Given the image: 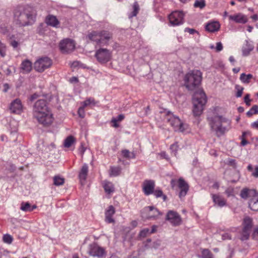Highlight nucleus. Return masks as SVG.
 Returning a JSON list of instances; mask_svg holds the SVG:
<instances>
[{"instance_id":"obj_50","label":"nucleus","mask_w":258,"mask_h":258,"mask_svg":"<svg viewBox=\"0 0 258 258\" xmlns=\"http://www.w3.org/2000/svg\"><path fill=\"white\" fill-rule=\"evenodd\" d=\"M122 168L120 166L114 167V176H117L120 174Z\"/></svg>"},{"instance_id":"obj_3","label":"nucleus","mask_w":258,"mask_h":258,"mask_svg":"<svg viewBox=\"0 0 258 258\" xmlns=\"http://www.w3.org/2000/svg\"><path fill=\"white\" fill-rule=\"evenodd\" d=\"M209 125L217 137H221L231 128V121L222 115H216L208 117Z\"/></svg>"},{"instance_id":"obj_39","label":"nucleus","mask_w":258,"mask_h":258,"mask_svg":"<svg viewBox=\"0 0 258 258\" xmlns=\"http://www.w3.org/2000/svg\"><path fill=\"white\" fill-rule=\"evenodd\" d=\"M206 5L205 0H196L194 4V7L196 8L203 9L206 7Z\"/></svg>"},{"instance_id":"obj_38","label":"nucleus","mask_w":258,"mask_h":258,"mask_svg":"<svg viewBox=\"0 0 258 258\" xmlns=\"http://www.w3.org/2000/svg\"><path fill=\"white\" fill-rule=\"evenodd\" d=\"M248 206L251 210L258 211V199L256 200H250L248 203Z\"/></svg>"},{"instance_id":"obj_63","label":"nucleus","mask_w":258,"mask_h":258,"mask_svg":"<svg viewBox=\"0 0 258 258\" xmlns=\"http://www.w3.org/2000/svg\"><path fill=\"white\" fill-rule=\"evenodd\" d=\"M247 170L249 171H250V172H252V171L253 170V166L251 164H249L247 167Z\"/></svg>"},{"instance_id":"obj_62","label":"nucleus","mask_w":258,"mask_h":258,"mask_svg":"<svg viewBox=\"0 0 258 258\" xmlns=\"http://www.w3.org/2000/svg\"><path fill=\"white\" fill-rule=\"evenodd\" d=\"M156 230V226L154 225L152 227L151 230L150 229V234L154 233Z\"/></svg>"},{"instance_id":"obj_43","label":"nucleus","mask_w":258,"mask_h":258,"mask_svg":"<svg viewBox=\"0 0 258 258\" xmlns=\"http://www.w3.org/2000/svg\"><path fill=\"white\" fill-rule=\"evenodd\" d=\"M258 113V106L256 105H253L251 109L247 112L246 114L248 116H250L253 114Z\"/></svg>"},{"instance_id":"obj_46","label":"nucleus","mask_w":258,"mask_h":258,"mask_svg":"<svg viewBox=\"0 0 258 258\" xmlns=\"http://www.w3.org/2000/svg\"><path fill=\"white\" fill-rule=\"evenodd\" d=\"M149 234H150V229L148 228H146L142 229L140 232L139 235L140 237L144 238Z\"/></svg>"},{"instance_id":"obj_48","label":"nucleus","mask_w":258,"mask_h":258,"mask_svg":"<svg viewBox=\"0 0 258 258\" xmlns=\"http://www.w3.org/2000/svg\"><path fill=\"white\" fill-rule=\"evenodd\" d=\"M235 89L237 90V92L235 95L236 97L237 98L241 97L244 88L239 85H236Z\"/></svg>"},{"instance_id":"obj_1","label":"nucleus","mask_w":258,"mask_h":258,"mask_svg":"<svg viewBox=\"0 0 258 258\" xmlns=\"http://www.w3.org/2000/svg\"><path fill=\"white\" fill-rule=\"evenodd\" d=\"M33 116L40 123L44 126L50 125L53 120L52 114L49 110L45 99H39L35 103Z\"/></svg>"},{"instance_id":"obj_64","label":"nucleus","mask_w":258,"mask_h":258,"mask_svg":"<svg viewBox=\"0 0 258 258\" xmlns=\"http://www.w3.org/2000/svg\"><path fill=\"white\" fill-rule=\"evenodd\" d=\"M251 18L254 21H256L258 20V15L256 14L253 15L251 16Z\"/></svg>"},{"instance_id":"obj_35","label":"nucleus","mask_w":258,"mask_h":258,"mask_svg":"<svg viewBox=\"0 0 258 258\" xmlns=\"http://www.w3.org/2000/svg\"><path fill=\"white\" fill-rule=\"evenodd\" d=\"M75 139L72 136L68 137L64 141L63 146L66 148L70 147L72 144L75 143Z\"/></svg>"},{"instance_id":"obj_26","label":"nucleus","mask_w":258,"mask_h":258,"mask_svg":"<svg viewBox=\"0 0 258 258\" xmlns=\"http://www.w3.org/2000/svg\"><path fill=\"white\" fill-rule=\"evenodd\" d=\"M242 225L243 229L251 231L253 225L252 219L249 217H246L243 219Z\"/></svg>"},{"instance_id":"obj_30","label":"nucleus","mask_w":258,"mask_h":258,"mask_svg":"<svg viewBox=\"0 0 258 258\" xmlns=\"http://www.w3.org/2000/svg\"><path fill=\"white\" fill-rule=\"evenodd\" d=\"M48 30V25H45L44 23H40L37 28V33L40 35H43L46 33Z\"/></svg>"},{"instance_id":"obj_17","label":"nucleus","mask_w":258,"mask_h":258,"mask_svg":"<svg viewBox=\"0 0 258 258\" xmlns=\"http://www.w3.org/2000/svg\"><path fill=\"white\" fill-rule=\"evenodd\" d=\"M145 212H148V216L146 217L148 219H154L161 214L159 211L153 206H148L144 209Z\"/></svg>"},{"instance_id":"obj_27","label":"nucleus","mask_w":258,"mask_h":258,"mask_svg":"<svg viewBox=\"0 0 258 258\" xmlns=\"http://www.w3.org/2000/svg\"><path fill=\"white\" fill-rule=\"evenodd\" d=\"M36 208V206H31L28 202H22L21 204L20 209L24 212H31Z\"/></svg>"},{"instance_id":"obj_61","label":"nucleus","mask_w":258,"mask_h":258,"mask_svg":"<svg viewBox=\"0 0 258 258\" xmlns=\"http://www.w3.org/2000/svg\"><path fill=\"white\" fill-rule=\"evenodd\" d=\"M209 154L211 156H213L214 157L218 156V154H217L216 151L215 150H214V149L210 150V151H209Z\"/></svg>"},{"instance_id":"obj_42","label":"nucleus","mask_w":258,"mask_h":258,"mask_svg":"<svg viewBox=\"0 0 258 258\" xmlns=\"http://www.w3.org/2000/svg\"><path fill=\"white\" fill-rule=\"evenodd\" d=\"M179 147L177 144V143L176 142L173 144H172L170 147V149L171 151V153L173 154L174 156H176L177 154V151L178 150Z\"/></svg>"},{"instance_id":"obj_40","label":"nucleus","mask_w":258,"mask_h":258,"mask_svg":"<svg viewBox=\"0 0 258 258\" xmlns=\"http://www.w3.org/2000/svg\"><path fill=\"white\" fill-rule=\"evenodd\" d=\"M212 253L208 249H203L202 251V255L199 257L201 258H213Z\"/></svg>"},{"instance_id":"obj_25","label":"nucleus","mask_w":258,"mask_h":258,"mask_svg":"<svg viewBox=\"0 0 258 258\" xmlns=\"http://www.w3.org/2000/svg\"><path fill=\"white\" fill-rule=\"evenodd\" d=\"M212 198L215 204L219 207H223L226 205V201L219 195L212 194Z\"/></svg>"},{"instance_id":"obj_32","label":"nucleus","mask_w":258,"mask_h":258,"mask_svg":"<svg viewBox=\"0 0 258 258\" xmlns=\"http://www.w3.org/2000/svg\"><path fill=\"white\" fill-rule=\"evenodd\" d=\"M133 11L128 14V18L131 19L137 15L139 13L140 8L139 4L137 2H135L133 5Z\"/></svg>"},{"instance_id":"obj_56","label":"nucleus","mask_w":258,"mask_h":258,"mask_svg":"<svg viewBox=\"0 0 258 258\" xmlns=\"http://www.w3.org/2000/svg\"><path fill=\"white\" fill-rule=\"evenodd\" d=\"M221 236L223 240H230L232 238L231 235L228 233H223Z\"/></svg>"},{"instance_id":"obj_29","label":"nucleus","mask_w":258,"mask_h":258,"mask_svg":"<svg viewBox=\"0 0 258 258\" xmlns=\"http://www.w3.org/2000/svg\"><path fill=\"white\" fill-rule=\"evenodd\" d=\"M252 78V75L250 74H246L245 73H242L239 77V79L241 81V82L242 83L246 84H249L250 82L251 79Z\"/></svg>"},{"instance_id":"obj_5","label":"nucleus","mask_w":258,"mask_h":258,"mask_svg":"<svg viewBox=\"0 0 258 258\" xmlns=\"http://www.w3.org/2000/svg\"><path fill=\"white\" fill-rule=\"evenodd\" d=\"M194 104L192 112L195 116L202 114L204 107L207 102V97L203 90L196 92L192 97Z\"/></svg>"},{"instance_id":"obj_53","label":"nucleus","mask_w":258,"mask_h":258,"mask_svg":"<svg viewBox=\"0 0 258 258\" xmlns=\"http://www.w3.org/2000/svg\"><path fill=\"white\" fill-rule=\"evenodd\" d=\"M84 108L85 107H84V106H82L79 107L78 111L79 116L81 118H84L85 117Z\"/></svg>"},{"instance_id":"obj_59","label":"nucleus","mask_w":258,"mask_h":258,"mask_svg":"<svg viewBox=\"0 0 258 258\" xmlns=\"http://www.w3.org/2000/svg\"><path fill=\"white\" fill-rule=\"evenodd\" d=\"M251 175L255 178H258V165L256 166L251 172Z\"/></svg>"},{"instance_id":"obj_60","label":"nucleus","mask_w":258,"mask_h":258,"mask_svg":"<svg viewBox=\"0 0 258 258\" xmlns=\"http://www.w3.org/2000/svg\"><path fill=\"white\" fill-rule=\"evenodd\" d=\"M251 127L253 128L256 129L258 130V120L252 122L251 125Z\"/></svg>"},{"instance_id":"obj_28","label":"nucleus","mask_w":258,"mask_h":258,"mask_svg":"<svg viewBox=\"0 0 258 258\" xmlns=\"http://www.w3.org/2000/svg\"><path fill=\"white\" fill-rule=\"evenodd\" d=\"M105 221L108 223L113 222V206L110 205L105 212Z\"/></svg>"},{"instance_id":"obj_20","label":"nucleus","mask_w":258,"mask_h":258,"mask_svg":"<svg viewBox=\"0 0 258 258\" xmlns=\"http://www.w3.org/2000/svg\"><path fill=\"white\" fill-rule=\"evenodd\" d=\"M45 22L48 26H50L54 28H58L59 27V21L57 18L53 15H49L46 16Z\"/></svg>"},{"instance_id":"obj_2","label":"nucleus","mask_w":258,"mask_h":258,"mask_svg":"<svg viewBox=\"0 0 258 258\" xmlns=\"http://www.w3.org/2000/svg\"><path fill=\"white\" fill-rule=\"evenodd\" d=\"M14 21L20 26H26L33 24L35 21V14L29 6L17 8L14 12Z\"/></svg>"},{"instance_id":"obj_52","label":"nucleus","mask_w":258,"mask_h":258,"mask_svg":"<svg viewBox=\"0 0 258 258\" xmlns=\"http://www.w3.org/2000/svg\"><path fill=\"white\" fill-rule=\"evenodd\" d=\"M14 37V36L13 35L11 38H10V44L12 46H13V47L14 48H16L18 46V45H19V43L18 41H17L16 40H14L12 38Z\"/></svg>"},{"instance_id":"obj_14","label":"nucleus","mask_w":258,"mask_h":258,"mask_svg":"<svg viewBox=\"0 0 258 258\" xmlns=\"http://www.w3.org/2000/svg\"><path fill=\"white\" fill-rule=\"evenodd\" d=\"M9 109L11 113L20 114L23 112V105L20 99L16 98L12 101L10 104Z\"/></svg>"},{"instance_id":"obj_31","label":"nucleus","mask_w":258,"mask_h":258,"mask_svg":"<svg viewBox=\"0 0 258 258\" xmlns=\"http://www.w3.org/2000/svg\"><path fill=\"white\" fill-rule=\"evenodd\" d=\"M125 118L124 115L123 114L118 115L116 118H114V128L120 127L119 131H121L122 127L119 124V122L123 120Z\"/></svg>"},{"instance_id":"obj_41","label":"nucleus","mask_w":258,"mask_h":258,"mask_svg":"<svg viewBox=\"0 0 258 258\" xmlns=\"http://www.w3.org/2000/svg\"><path fill=\"white\" fill-rule=\"evenodd\" d=\"M3 241L7 244H11L13 240V237L10 234H4L3 237Z\"/></svg>"},{"instance_id":"obj_10","label":"nucleus","mask_w":258,"mask_h":258,"mask_svg":"<svg viewBox=\"0 0 258 258\" xmlns=\"http://www.w3.org/2000/svg\"><path fill=\"white\" fill-rule=\"evenodd\" d=\"M95 56L100 63H105L110 60L111 52L106 48H99L96 50Z\"/></svg>"},{"instance_id":"obj_55","label":"nucleus","mask_w":258,"mask_h":258,"mask_svg":"<svg viewBox=\"0 0 258 258\" xmlns=\"http://www.w3.org/2000/svg\"><path fill=\"white\" fill-rule=\"evenodd\" d=\"M250 95L248 94H247L244 98V101L246 105L248 106L250 105V101L251 100L249 98Z\"/></svg>"},{"instance_id":"obj_21","label":"nucleus","mask_w":258,"mask_h":258,"mask_svg":"<svg viewBox=\"0 0 258 258\" xmlns=\"http://www.w3.org/2000/svg\"><path fill=\"white\" fill-rule=\"evenodd\" d=\"M88 171L89 168L88 165L86 163L84 164L79 173V178L82 184H83L86 181Z\"/></svg>"},{"instance_id":"obj_16","label":"nucleus","mask_w":258,"mask_h":258,"mask_svg":"<svg viewBox=\"0 0 258 258\" xmlns=\"http://www.w3.org/2000/svg\"><path fill=\"white\" fill-rule=\"evenodd\" d=\"M155 186V181L153 180H146L143 184V190L146 196H149L153 193Z\"/></svg>"},{"instance_id":"obj_24","label":"nucleus","mask_w":258,"mask_h":258,"mask_svg":"<svg viewBox=\"0 0 258 258\" xmlns=\"http://www.w3.org/2000/svg\"><path fill=\"white\" fill-rule=\"evenodd\" d=\"M220 28V23L217 21L209 22L205 26L206 31L209 32H215L218 31Z\"/></svg>"},{"instance_id":"obj_51","label":"nucleus","mask_w":258,"mask_h":258,"mask_svg":"<svg viewBox=\"0 0 258 258\" xmlns=\"http://www.w3.org/2000/svg\"><path fill=\"white\" fill-rule=\"evenodd\" d=\"M163 191L161 189H156L154 190L153 193L152 194L156 198H160L162 196H163Z\"/></svg>"},{"instance_id":"obj_4","label":"nucleus","mask_w":258,"mask_h":258,"mask_svg":"<svg viewBox=\"0 0 258 258\" xmlns=\"http://www.w3.org/2000/svg\"><path fill=\"white\" fill-rule=\"evenodd\" d=\"M202 80V73L197 70L189 71L183 78L185 87L189 90H194L200 85Z\"/></svg>"},{"instance_id":"obj_45","label":"nucleus","mask_w":258,"mask_h":258,"mask_svg":"<svg viewBox=\"0 0 258 258\" xmlns=\"http://www.w3.org/2000/svg\"><path fill=\"white\" fill-rule=\"evenodd\" d=\"M95 104V100L92 98H89L83 102V106L85 107L90 105H94Z\"/></svg>"},{"instance_id":"obj_54","label":"nucleus","mask_w":258,"mask_h":258,"mask_svg":"<svg viewBox=\"0 0 258 258\" xmlns=\"http://www.w3.org/2000/svg\"><path fill=\"white\" fill-rule=\"evenodd\" d=\"M184 32H188L190 34H194L195 33L199 34V32L197 30L192 28H185L184 29Z\"/></svg>"},{"instance_id":"obj_13","label":"nucleus","mask_w":258,"mask_h":258,"mask_svg":"<svg viewBox=\"0 0 258 258\" xmlns=\"http://www.w3.org/2000/svg\"><path fill=\"white\" fill-rule=\"evenodd\" d=\"M165 219L173 226H179L182 222L181 218L179 214L176 211L172 210H170L167 213Z\"/></svg>"},{"instance_id":"obj_11","label":"nucleus","mask_w":258,"mask_h":258,"mask_svg":"<svg viewBox=\"0 0 258 258\" xmlns=\"http://www.w3.org/2000/svg\"><path fill=\"white\" fill-rule=\"evenodd\" d=\"M88 253L91 256L98 258L104 257L106 255L105 249L95 243L89 245Z\"/></svg>"},{"instance_id":"obj_22","label":"nucleus","mask_w":258,"mask_h":258,"mask_svg":"<svg viewBox=\"0 0 258 258\" xmlns=\"http://www.w3.org/2000/svg\"><path fill=\"white\" fill-rule=\"evenodd\" d=\"M253 48L254 46L252 42L246 40L242 48V55L244 56H248L250 52L253 49Z\"/></svg>"},{"instance_id":"obj_7","label":"nucleus","mask_w":258,"mask_h":258,"mask_svg":"<svg viewBox=\"0 0 258 258\" xmlns=\"http://www.w3.org/2000/svg\"><path fill=\"white\" fill-rule=\"evenodd\" d=\"M167 119L175 132L182 133L188 132V124L182 122L178 116L170 111L167 113Z\"/></svg>"},{"instance_id":"obj_19","label":"nucleus","mask_w":258,"mask_h":258,"mask_svg":"<svg viewBox=\"0 0 258 258\" xmlns=\"http://www.w3.org/2000/svg\"><path fill=\"white\" fill-rule=\"evenodd\" d=\"M229 19L237 23L245 24L247 22L246 16L241 13L230 15L229 16Z\"/></svg>"},{"instance_id":"obj_58","label":"nucleus","mask_w":258,"mask_h":258,"mask_svg":"<svg viewBox=\"0 0 258 258\" xmlns=\"http://www.w3.org/2000/svg\"><path fill=\"white\" fill-rule=\"evenodd\" d=\"M252 238L255 240H258V227L255 228L252 234Z\"/></svg>"},{"instance_id":"obj_47","label":"nucleus","mask_w":258,"mask_h":258,"mask_svg":"<svg viewBox=\"0 0 258 258\" xmlns=\"http://www.w3.org/2000/svg\"><path fill=\"white\" fill-rule=\"evenodd\" d=\"M226 164L234 168H236L237 166V162L236 160L232 158H228L226 161Z\"/></svg>"},{"instance_id":"obj_34","label":"nucleus","mask_w":258,"mask_h":258,"mask_svg":"<svg viewBox=\"0 0 258 258\" xmlns=\"http://www.w3.org/2000/svg\"><path fill=\"white\" fill-rule=\"evenodd\" d=\"M121 155L122 156L128 159H135L136 154L134 152H130L129 150L124 149L121 151Z\"/></svg>"},{"instance_id":"obj_33","label":"nucleus","mask_w":258,"mask_h":258,"mask_svg":"<svg viewBox=\"0 0 258 258\" xmlns=\"http://www.w3.org/2000/svg\"><path fill=\"white\" fill-rule=\"evenodd\" d=\"M102 185L106 194H110L112 192V184L111 182L104 180L102 182Z\"/></svg>"},{"instance_id":"obj_23","label":"nucleus","mask_w":258,"mask_h":258,"mask_svg":"<svg viewBox=\"0 0 258 258\" xmlns=\"http://www.w3.org/2000/svg\"><path fill=\"white\" fill-rule=\"evenodd\" d=\"M21 70L23 74L29 73L32 69V63L28 59L23 60L21 64Z\"/></svg>"},{"instance_id":"obj_12","label":"nucleus","mask_w":258,"mask_h":258,"mask_svg":"<svg viewBox=\"0 0 258 258\" xmlns=\"http://www.w3.org/2000/svg\"><path fill=\"white\" fill-rule=\"evenodd\" d=\"M59 47L62 53H70L75 49V43L73 40L67 38L60 42Z\"/></svg>"},{"instance_id":"obj_9","label":"nucleus","mask_w":258,"mask_h":258,"mask_svg":"<svg viewBox=\"0 0 258 258\" xmlns=\"http://www.w3.org/2000/svg\"><path fill=\"white\" fill-rule=\"evenodd\" d=\"M184 16L182 11H176L171 13L168 16L171 25L175 26L182 24L184 22Z\"/></svg>"},{"instance_id":"obj_18","label":"nucleus","mask_w":258,"mask_h":258,"mask_svg":"<svg viewBox=\"0 0 258 258\" xmlns=\"http://www.w3.org/2000/svg\"><path fill=\"white\" fill-rule=\"evenodd\" d=\"M240 196L241 198L247 199L249 197L257 196L258 192L254 189L244 188L241 190Z\"/></svg>"},{"instance_id":"obj_36","label":"nucleus","mask_w":258,"mask_h":258,"mask_svg":"<svg viewBox=\"0 0 258 258\" xmlns=\"http://www.w3.org/2000/svg\"><path fill=\"white\" fill-rule=\"evenodd\" d=\"M53 184L55 186L62 185L64 183V179L59 175L54 176L53 178Z\"/></svg>"},{"instance_id":"obj_57","label":"nucleus","mask_w":258,"mask_h":258,"mask_svg":"<svg viewBox=\"0 0 258 258\" xmlns=\"http://www.w3.org/2000/svg\"><path fill=\"white\" fill-rule=\"evenodd\" d=\"M223 48V45L221 42H218L216 43V46L215 47V49L217 52L221 51V50H222Z\"/></svg>"},{"instance_id":"obj_37","label":"nucleus","mask_w":258,"mask_h":258,"mask_svg":"<svg viewBox=\"0 0 258 258\" xmlns=\"http://www.w3.org/2000/svg\"><path fill=\"white\" fill-rule=\"evenodd\" d=\"M251 231L248 230H245L242 228L241 232L240 233V240L242 241L247 240L249 237Z\"/></svg>"},{"instance_id":"obj_6","label":"nucleus","mask_w":258,"mask_h":258,"mask_svg":"<svg viewBox=\"0 0 258 258\" xmlns=\"http://www.w3.org/2000/svg\"><path fill=\"white\" fill-rule=\"evenodd\" d=\"M110 37L105 31H92L88 33L86 36V39L96 43L95 48L101 47L107 44Z\"/></svg>"},{"instance_id":"obj_15","label":"nucleus","mask_w":258,"mask_h":258,"mask_svg":"<svg viewBox=\"0 0 258 258\" xmlns=\"http://www.w3.org/2000/svg\"><path fill=\"white\" fill-rule=\"evenodd\" d=\"M178 187L180 190L178 196L181 200L187 194L189 190V185L181 177L179 178L177 181Z\"/></svg>"},{"instance_id":"obj_49","label":"nucleus","mask_w":258,"mask_h":258,"mask_svg":"<svg viewBox=\"0 0 258 258\" xmlns=\"http://www.w3.org/2000/svg\"><path fill=\"white\" fill-rule=\"evenodd\" d=\"M246 135L245 132H243L242 136L240 137L241 140V145L242 146H245L248 144V142L245 139V136Z\"/></svg>"},{"instance_id":"obj_8","label":"nucleus","mask_w":258,"mask_h":258,"mask_svg":"<svg viewBox=\"0 0 258 258\" xmlns=\"http://www.w3.org/2000/svg\"><path fill=\"white\" fill-rule=\"evenodd\" d=\"M52 64L51 60L48 57H42L37 60L34 64V69L38 72H43Z\"/></svg>"},{"instance_id":"obj_44","label":"nucleus","mask_w":258,"mask_h":258,"mask_svg":"<svg viewBox=\"0 0 258 258\" xmlns=\"http://www.w3.org/2000/svg\"><path fill=\"white\" fill-rule=\"evenodd\" d=\"M6 55V46L0 41V55L4 57Z\"/></svg>"}]
</instances>
